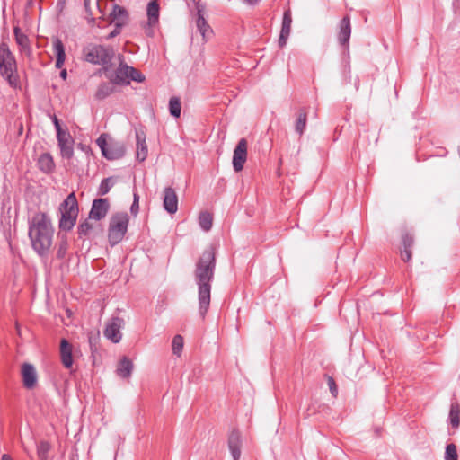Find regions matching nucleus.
<instances>
[{
	"mask_svg": "<svg viewBox=\"0 0 460 460\" xmlns=\"http://www.w3.org/2000/svg\"><path fill=\"white\" fill-rule=\"evenodd\" d=\"M216 266L215 253L212 248L203 252L195 270V279L199 286V310L205 316L210 305L211 281Z\"/></svg>",
	"mask_w": 460,
	"mask_h": 460,
	"instance_id": "1",
	"label": "nucleus"
},
{
	"mask_svg": "<svg viewBox=\"0 0 460 460\" xmlns=\"http://www.w3.org/2000/svg\"><path fill=\"white\" fill-rule=\"evenodd\" d=\"M54 230L47 214L40 212L33 216L29 226V237L33 250L40 255H46L51 245Z\"/></svg>",
	"mask_w": 460,
	"mask_h": 460,
	"instance_id": "2",
	"label": "nucleus"
},
{
	"mask_svg": "<svg viewBox=\"0 0 460 460\" xmlns=\"http://www.w3.org/2000/svg\"><path fill=\"white\" fill-rule=\"evenodd\" d=\"M61 214L58 226L61 231L68 232L73 229L78 217V203L74 192L68 194L59 206Z\"/></svg>",
	"mask_w": 460,
	"mask_h": 460,
	"instance_id": "3",
	"label": "nucleus"
},
{
	"mask_svg": "<svg viewBox=\"0 0 460 460\" xmlns=\"http://www.w3.org/2000/svg\"><path fill=\"white\" fill-rule=\"evenodd\" d=\"M0 74L11 86L17 85L16 62L8 45L4 42L0 44Z\"/></svg>",
	"mask_w": 460,
	"mask_h": 460,
	"instance_id": "4",
	"label": "nucleus"
},
{
	"mask_svg": "<svg viewBox=\"0 0 460 460\" xmlns=\"http://www.w3.org/2000/svg\"><path fill=\"white\" fill-rule=\"evenodd\" d=\"M84 58L87 62L94 65L103 66L105 72H108V66L114 57V50L111 47L103 45L89 44L84 48Z\"/></svg>",
	"mask_w": 460,
	"mask_h": 460,
	"instance_id": "5",
	"label": "nucleus"
},
{
	"mask_svg": "<svg viewBox=\"0 0 460 460\" xmlns=\"http://www.w3.org/2000/svg\"><path fill=\"white\" fill-rule=\"evenodd\" d=\"M128 221L129 217L126 212L117 213L111 217L108 239L111 246L122 241L128 230Z\"/></svg>",
	"mask_w": 460,
	"mask_h": 460,
	"instance_id": "6",
	"label": "nucleus"
},
{
	"mask_svg": "<svg viewBox=\"0 0 460 460\" xmlns=\"http://www.w3.org/2000/svg\"><path fill=\"white\" fill-rule=\"evenodd\" d=\"M96 143L100 147L102 155L108 160H116L123 157L126 153L125 145L119 141L107 142L105 136L101 135Z\"/></svg>",
	"mask_w": 460,
	"mask_h": 460,
	"instance_id": "7",
	"label": "nucleus"
},
{
	"mask_svg": "<svg viewBox=\"0 0 460 460\" xmlns=\"http://www.w3.org/2000/svg\"><path fill=\"white\" fill-rule=\"evenodd\" d=\"M124 327V320L120 317H112L106 324L104 336L114 343L121 341V329Z\"/></svg>",
	"mask_w": 460,
	"mask_h": 460,
	"instance_id": "8",
	"label": "nucleus"
},
{
	"mask_svg": "<svg viewBox=\"0 0 460 460\" xmlns=\"http://www.w3.org/2000/svg\"><path fill=\"white\" fill-rule=\"evenodd\" d=\"M57 139L63 158L70 159L74 155V138L67 130L58 132Z\"/></svg>",
	"mask_w": 460,
	"mask_h": 460,
	"instance_id": "9",
	"label": "nucleus"
},
{
	"mask_svg": "<svg viewBox=\"0 0 460 460\" xmlns=\"http://www.w3.org/2000/svg\"><path fill=\"white\" fill-rule=\"evenodd\" d=\"M247 159V142L244 138L239 140L234 150L233 167L235 172H240Z\"/></svg>",
	"mask_w": 460,
	"mask_h": 460,
	"instance_id": "10",
	"label": "nucleus"
},
{
	"mask_svg": "<svg viewBox=\"0 0 460 460\" xmlns=\"http://www.w3.org/2000/svg\"><path fill=\"white\" fill-rule=\"evenodd\" d=\"M21 374L22 377V383L25 388L32 389L36 386L38 376L33 365L30 363L22 364Z\"/></svg>",
	"mask_w": 460,
	"mask_h": 460,
	"instance_id": "11",
	"label": "nucleus"
},
{
	"mask_svg": "<svg viewBox=\"0 0 460 460\" xmlns=\"http://www.w3.org/2000/svg\"><path fill=\"white\" fill-rule=\"evenodd\" d=\"M110 204L107 199H94L89 213V217L94 220L104 218L108 213Z\"/></svg>",
	"mask_w": 460,
	"mask_h": 460,
	"instance_id": "12",
	"label": "nucleus"
},
{
	"mask_svg": "<svg viewBox=\"0 0 460 460\" xmlns=\"http://www.w3.org/2000/svg\"><path fill=\"white\" fill-rule=\"evenodd\" d=\"M129 67L127 64L120 62L114 74L107 75V77L114 84H128Z\"/></svg>",
	"mask_w": 460,
	"mask_h": 460,
	"instance_id": "13",
	"label": "nucleus"
},
{
	"mask_svg": "<svg viewBox=\"0 0 460 460\" xmlns=\"http://www.w3.org/2000/svg\"><path fill=\"white\" fill-rule=\"evenodd\" d=\"M163 206L170 214L176 213L178 209V197L174 190L171 187H166L164 190Z\"/></svg>",
	"mask_w": 460,
	"mask_h": 460,
	"instance_id": "14",
	"label": "nucleus"
},
{
	"mask_svg": "<svg viewBox=\"0 0 460 460\" xmlns=\"http://www.w3.org/2000/svg\"><path fill=\"white\" fill-rule=\"evenodd\" d=\"M291 23L292 17L291 12L289 10L285 11L282 20V26L280 31V35L279 38V47H284L287 44V40L289 37L291 31Z\"/></svg>",
	"mask_w": 460,
	"mask_h": 460,
	"instance_id": "15",
	"label": "nucleus"
},
{
	"mask_svg": "<svg viewBox=\"0 0 460 460\" xmlns=\"http://www.w3.org/2000/svg\"><path fill=\"white\" fill-rule=\"evenodd\" d=\"M351 35L350 19L349 16H344L340 22V31L338 40L341 45L348 46Z\"/></svg>",
	"mask_w": 460,
	"mask_h": 460,
	"instance_id": "16",
	"label": "nucleus"
},
{
	"mask_svg": "<svg viewBox=\"0 0 460 460\" xmlns=\"http://www.w3.org/2000/svg\"><path fill=\"white\" fill-rule=\"evenodd\" d=\"M228 447L234 460H239L241 456V435L239 431L233 430L228 438Z\"/></svg>",
	"mask_w": 460,
	"mask_h": 460,
	"instance_id": "17",
	"label": "nucleus"
},
{
	"mask_svg": "<svg viewBox=\"0 0 460 460\" xmlns=\"http://www.w3.org/2000/svg\"><path fill=\"white\" fill-rule=\"evenodd\" d=\"M60 356L64 367L70 368L73 365L72 346L66 339H62L60 342Z\"/></svg>",
	"mask_w": 460,
	"mask_h": 460,
	"instance_id": "18",
	"label": "nucleus"
},
{
	"mask_svg": "<svg viewBox=\"0 0 460 460\" xmlns=\"http://www.w3.org/2000/svg\"><path fill=\"white\" fill-rule=\"evenodd\" d=\"M196 27L204 40L208 38L212 33V30H211L209 24L205 20L203 13H202V10L200 9L199 6H198Z\"/></svg>",
	"mask_w": 460,
	"mask_h": 460,
	"instance_id": "19",
	"label": "nucleus"
},
{
	"mask_svg": "<svg viewBox=\"0 0 460 460\" xmlns=\"http://www.w3.org/2000/svg\"><path fill=\"white\" fill-rule=\"evenodd\" d=\"M137 138V159L140 162L146 160L147 156V146L146 143V137L143 132H136Z\"/></svg>",
	"mask_w": 460,
	"mask_h": 460,
	"instance_id": "20",
	"label": "nucleus"
},
{
	"mask_svg": "<svg viewBox=\"0 0 460 460\" xmlns=\"http://www.w3.org/2000/svg\"><path fill=\"white\" fill-rule=\"evenodd\" d=\"M111 22H113L116 27H122L127 21V11L123 7L115 4L111 13Z\"/></svg>",
	"mask_w": 460,
	"mask_h": 460,
	"instance_id": "21",
	"label": "nucleus"
},
{
	"mask_svg": "<svg viewBox=\"0 0 460 460\" xmlns=\"http://www.w3.org/2000/svg\"><path fill=\"white\" fill-rule=\"evenodd\" d=\"M53 49L57 56L55 66L61 68L64 66L66 60L65 47L60 39L56 38L53 40Z\"/></svg>",
	"mask_w": 460,
	"mask_h": 460,
	"instance_id": "22",
	"label": "nucleus"
},
{
	"mask_svg": "<svg viewBox=\"0 0 460 460\" xmlns=\"http://www.w3.org/2000/svg\"><path fill=\"white\" fill-rule=\"evenodd\" d=\"M38 165L40 170L46 173H49L55 169V163L49 153H43L40 155Z\"/></svg>",
	"mask_w": 460,
	"mask_h": 460,
	"instance_id": "23",
	"label": "nucleus"
},
{
	"mask_svg": "<svg viewBox=\"0 0 460 460\" xmlns=\"http://www.w3.org/2000/svg\"><path fill=\"white\" fill-rule=\"evenodd\" d=\"M133 370V363L127 357H123L117 366V375L122 378H127L131 376Z\"/></svg>",
	"mask_w": 460,
	"mask_h": 460,
	"instance_id": "24",
	"label": "nucleus"
},
{
	"mask_svg": "<svg viewBox=\"0 0 460 460\" xmlns=\"http://www.w3.org/2000/svg\"><path fill=\"white\" fill-rule=\"evenodd\" d=\"M159 4L156 1H150L147 4L146 14L148 18V24L153 26L158 22L159 19Z\"/></svg>",
	"mask_w": 460,
	"mask_h": 460,
	"instance_id": "25",
	"label": "nucleus"
},
{
	"mask_svg": "<svg viewBox=\"0 0 460 460\" xmlns=\"http://www.w3.org/2000/svg\"><path fill=\"white\" fill-rule=\"evenodd\" d=\"M449 421L454 429L460 425V406L457 402H453L449 411Z\"/></svg>",
	"mask_w": 460,
	"mask_h": 460,
	"instance_id": "26",
	"label": "nucleus"
},
{
	"mask_svg": "<svg viewBox=\"0 0 460 460\" xmlns=\"http://www.w3.org/2000/svg\"><path fill=\"white\" fill-rule=\"evenodd\" d=\"M113 84L111 82L101 84L95 93L96 98L102 100L111 95L114 92Z\"/></svg>",
	"mask_w": 460,
	"mask_h": 460,
	"instance_id": "27",
	"label": "nucleus"
},
{
	"mask_svg": "<svg viewBox=\"0 0 460 460\" xmlns=\"http://www.w3.org/2000/svg\"><path fill=\"white\" fill-rule=\"evenodd\" d=\"M307 122V112L301 109L298 111L297 119L296 121V131L301 136L304 134Z\"/></svg>",
	"mask_w": 460,
	"mask_h": 460,
	"instance_id": "28",
	"label": "nucleus"
},
{
	"mask_svg": "<svg viewBox=\"0 0 460 460\" xmlns=\"http://www.w3.org/2000/svg\"><path fill=\"white\" fill-rule=\"evenodd\" d=\"M212 215L207 211L201 212L199 217V224L202 230L208 232L212 227Z\"/></svg>",
	"mask_w": 460,
	"mask_h": 460,
	"instance_id": "29",
	"label": "nucleus"
},
{
	"mask_svg": "<svg viewBox=\"0 0 460 460\" xmlns=\"http://www.w3.org/2000/svg\"><path fill=\"white\" fill-rule=\"evenodd\" d=\"M181 111V103L179 97L173 96L169 100V112L174 118H179Z\"/></svg>",
	"mask_w": 460,
	"mask_h": 460,
	"instance_id": "30",
	"label": "nucleus"
},
{
	"mask_svg": "<svg viewBox=\"0 0 460 460\" xmlns=\"http://www.w3.org/2000/svg\"><path fill=\"white\" fill-rule=\"evenodd\" d=\"M116 181L113 177L103 179L98 188V194L101 196L106 195L111 189L114 186Z\"/></svg>",
	"mask_w": 460,
	"mask_h": 460,
	"instance_id": "31",
	"label": "nucleus"
},
{
	"mask_svg": "<svg viewBox=\"0 0 460 460\" xmlns=\"http://www.w3.org/2000/svg\"><path fill=\"white\" fill-rule=\"evenodd\" d=\"M183 345V337L180 334L175 335L172 339V349L173 354L176 355L177 357H180L182 353Z\"/></svg>",
	"mask_w": 460,
	"mask_h": 460,
	"instance_id": "32",
	"label": "nucleus"
},
{
	"mask_svg": "<svg viewBox=\"0 0 460 460\" xmlns=\"http://www.w3.org/2000/svg\"><path fill=\"white\" fill-rule=\"evenodd\" d=\"M50 446L46 441H41L37 446V454L40 460H47Z\"/></svg>",
	"mask_w": 460,
	"mask_h": 460,
	"instance_id": "33",
	"label": "nucleus"
},
{
	"mask_svg": "<svg viewBox=\"0 0 460 460\" xmlns=\"http://www.w3.org/2000/svg\"><path fill=\"white\" fill-rule=\"evenodd\" d=\"M457 458L456 447L454 444H448L446 447L445 460H457Z\"/></svg>",
	"mask_w": 460,
	"mask_h": 460,
	"instance_id": "34",
	"label": "nucleus"
},
{
	"mask_svg": "<svg viewBox=\"0 0 460 460\" xmlns=\"http://www.w3.org/2000/svg\"><path fill=\"white\" fill-rule=\"evenodd\" d=\"M93 226L87 220L81 223L77 227V233L79 237L86 236L89 232L92 230Z\"/></svg>",
	"mask_w": 460,
	"mask_h": 460,
	"instance_id": "35",
	"label": "nucleus"
},
{
	"mask_svg": "<svg viewBox=\"0 0 460 460\" xmlns=\"http://www.w3.org/2000/svg\"><path fill=\"white\" fill-rule=\"evenodd\" d=\"M128 80H129V82L130 81H135V82H137V83H142L145 80V76L138 70H137L133 66H130L129 67Z\"/></svg>",
	"mask_w": 460,
	"mask_h": 460,
	"instance_id": "36",
	"label": "nucleus"
},
{
	"mask_svg": "<svg viewBox=\"0 0 460 460\" xmlns=\"http://www.w3.org/2000/svg\"><path fill=\"white\" fill-rule=\"evenodd\" d=\"M14 35H15V39H16V41L17 43L23 49L27 48L28 47V38L26 35L22 34V32H20V30L19 28H15L14 29Z\"/></svg>",
	"mask_w": 460,
	"mask_h": 460,
	"instance_id": "37",
	"label": "nucleus"
},
{
	"mask_svg": "<svg viewBox=\"0 0 460 460\" xmlns=\"http://www.w3.org/2000/svg\"><path fill=\"white\" fill-rule=\"evenodd\" d=\"M67 250H68V242H67L66 238H63L58 244L57 256L59 259H63L66 256Z\"/></svg>",
	"mask_w": 460,
	"mask_h": 460,
	"instance_id": "38",
	"label": "nucleus"
},
{
	"mask_svg": "<svg viewBox=\"0 0 460 460\" xmlns=\"http://www.w3.org/2000/svg\"><path fill=\"white\" fill-rule=\"evenodd\" d=\"M138 201H139V197H138L137 193H134V200L131 205L130 211L135 216L138 213V210H139Z\"/></svg>",
	"mask_w": 460,
	"mask_h": 460,
	"instance_id": "39",
	"label": "nucleus"
},
{
	"mask_svg": "<svg viewBox=\"0 0 460 460\" xmlns=\"http://www.w3.org/2000/svg\"><path fill=\"white\" fill-rule=\"evenodd\" d=\"M403 248L411 249L413 244V238L410 234H405L402 238Z\"/></svg>",
	"mask_w": 460,
	"mask_h": 460,
	"instance_id": "40",
	"label": "nucleus"
},
{
	"mask_svg": "<svg viewBox=\"0 0 460 460\" xmlns=\"http://www.w3.org/2000/svg\"><path fill=\"white\" fill-rule=\"evenodd\" d=\"M328 385H329L330 391L332 394V395L336 396L337 393H338V389H337V386H336V384H335V381L333 378L329 377Z\"/></svg>",
	"mask_w": 460,
	"mask_h": 460,
	"instance_id": "41",
	"label": "nucleus"
},
{
	"mask_svg": "<svg viewBox=\"0 0 460 460\" xmlns=\"http://www.w3.org/2000/svg\"><path fill=\"white\" fill-rule=\"evenodd\" d=\"M402 260L404 261H409L411 258V251L409 248H403L401 252Z\"/></svg>",
	"mask_w": 460,
	"mask_h": 460,
	"instance_id": "42",
	"label": "nucleus"
},
{
	"mask_svg": "<svg viewBox=\"0 0 460 460\" xmlns=\"http://www.w3.org/2000/svg\"><path fill=\"white\" fill-rule=\"evenodd\" d=\"M51 120L54 124V127H55V129H56V133L58 134V132H62L64 131L65 129L62 128L60 123H59V120L57 118L56 115H52L51 117Z\"/></svg>",
	"mask_w": 460,
	"mask_h": 460,
	"instance_id": "43",
	"label": "nucleus"
},
{
	"mask_svg": "<svg viewBox=\"0 0 460 460\" xmlns=\"http://www.w3.org/2000/svg\"><path fill=\"white\" fill-rule=\"evenodd\" d=\"M453 8L456 13L460 14V0H454Z\"/></svg>",
	"mask_w": 460,
	"mask_h": 460,
	"instance_id": "44",
	"label": "nucleus"
},
{
	"mask_svg": "<svg viewBox=\"0 0 460 460\" xmlns=\"http://www.w3.org/2000/svg\"><path fill=\"white\" fill-rule=\"evenodd\" d=\"M121 27H116L107 37V39H111L115 36H117L120 32Z\"/></svg>",
	"mask_w": 460,
	"mask_h": 460,
	"instance_id": "45",
	"label": "nucleus"
},
{
	"mask_svg": "<svg viewBox=\"0 0 460 460\" xmlns=\"http://www.w3.org/2000/svg\"><path fill=\"white\" fill-rule=\"evenodd\" d=\"M90 3H91V0H84V8H85V11H86L88 13H91V10H90Z\"/></svg>",
	"mask_w": 460,
	"mask_h": 460,
	"instance_id": "46",
	"label": "nucleus"
},
{
	"mask_svg": "<svg viewBox=\"0 0 460 460\" xmlns=\"http://www.w3.org/2000/svg\"><path fill=\"white\" fill-rule=\"evenodd\" d=\"M261 0H243V2L249 5L257 4Z\"/></svg>",
	"mask_w": 460,
	"mask_h": 460,
	"instance_id": "47",
	"label": "nucleus"
},
{
	"mask_svg": "<svg viewBox=\"0 0 460 460\" xmlns=\"http://www.w3.org/2000/svg\"><path fill=\"white\" fill-rule=\"evenodd\" d=\"M66 76H67V72L66 69H63L61 70L60 72V77L63 79V80H66Z\"/></svg>",
	"mask_w": 460,
	"mask_h": 460,
	"instance_id": "48",
	"label": "nucleus"
},
{
	"mask_svg": "<svg viewBox=\"0 0 460 460\" xmlns=\"http://www.w3.org/2000/svg\"><path fill=\"white\" fill-rule=\"evenodd\" d=\"M1 460H13L9 455L4 454L1 457Z\"/></svg>",
	"mask_w": 460,
	"mask_h": 460,
	"instance_id": "49",
	"label": "nucleus"
},
{
	"mask_svg": "<svg viewBox=\"0 0 460 460\" xmlns=\"http://www.w3.org/2000/svg\"><path fill=\"white\" fill-rule=\"evenodd\" d=\"M99 1H100V0H96V4H98Z\"/></svg>",
	"mask_w": 460,
	"mask_h": 460,
	"instance_id": "50",
	"label": "nucleus"
}]
</instances>
